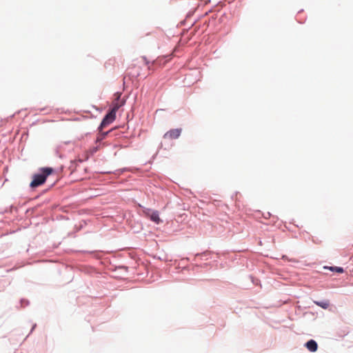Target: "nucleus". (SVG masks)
I'll return each instance as SVG.
<instances>
[{
  "label": "nucleus",
  "instance_id": "obj_1",
  "mask_svg": "<svg viewBox=\"0 0 353 353\" xmlns=\"http://www.w3.org/2000/svg\"><path fill=\"white\" fill-rule=\"evenodd\" d=\"M41 174H37L33 176L32 181L30 185L31 188H34L43 184L47 177L53 172V169L51 168H43L41 169Z\"/></svg>",
  "mask_w": 353,
  "mask_h": 353
},
{
  "label": "nucleus",
  "instance_id": "obj_2",
  "mask_svg": "<svg viewBox=\"0 0 353 353\" xmlns=\"http://www.w3.org/2000/svg\"><path fill=\"white\" fill-rule=\"evenodd\" d=\"M116 118V116L112 112H109L105 117L103 118L101 125L99 127L100 130H101L103 128L106 127L108 125L112 123Z\"/></svg>",
  "mask_w": 353,
  "mask_h": 353
},
{
  "label": "nucleus",
  "instance_id": "obj_3",
  "mask_svg": "<svg viewBox=\"0 0 353 353\" xmlns=\"http://www.w3.org/2000/svg\"><path fill=\"white\" fill-rule=\"evenodd\" d=\"M145 214L148 217H150L151 221H152L155 223L159 224L161 222V220L159 218V212L157 211L148 210Z\"/></svg>",
  "mask_w": 353,
  "mask_h": 353
},
{
  "label": "nucleus",
  "instance_id": "obj_4",
  "mask_svg": "<svg viewBox=\"0 0 353 353\" xmlns=\"http://www.w3.org/2000/svg\"><path fill=\"white\" fill-rule=\"evenodd\" d=\"M181 132V129H172L164 134V138H168L170 139H177L179 137Z\"/></svg>",
  "mask_w": 353,
  "mask_h": 353
},
{
  "label": "nucleus",
  "instance_id": "obj_5",
  "mask_svg": "<svg viewBox=\"0 0 353 353\" xmlns=\"http://www.w3.org/2000/svg\"><path fill=\"white\" fill-rule=\"evenodd\" d=\"M306 347L311 352H315L317 350L318 345L314 340H310L305 344Z\"/></svg>",
  "mask_w": 353,
  "mask_h": 353
},
{
  "label": "nucleus",
  "instance_id": "obj_6",
  "mask_svg": "<svg viewBox=\"0 0 353 353\" xmlns=\"http://www.w3.org/2000/svg\"><path fill=\"white\" fill-rule=\"evenodd\" d=\"M317 305L321 307L323 309H327L329 305H330V303L328 301H324V302H318V301H315L314 302Z\"/></svg>",
  "mask_w": 353,
  "mask_h": 353
},
{
  "label": "nucleus",
  "instance_id": "obj_7",
  "mask_svg": "<svg viewBox=\"0 0 353 353\" xmlns=\"http://www.w3.org/2000/svg\"><path fill=\"white\" fill-rule=\"evenodd\" d=\"M121 106V104H119L118 103H114V105L110 112L116 116V113Z\"/></svg>",
  "mask_w": 353,
  "mask_h": 353
},
{
  "label": "nucleus",
  "instance_id": "obj_8",
  "mask_svg": "<svg viewBox=\"0 0 353 353\" xmlns=\"http://www.w3.org/2000/svg\"><path fill=\"white\" fill-rule=\"evenodd\" d=\"M331 270L332 271H336V272H339V273H342L343 272V269L342 268H339V267H331L330 268Z\"/></svg>",
  "mask_w": 353,
  "mask_h": 353
},
{
  "label": "nucleus",
  "instance_id": "obj_9",
  "mask_svg": "<svg viewBox=\"0 0 353 353\" xmlns=\"http://www.w3.org/2000/svg\"><path fill=\"white\" fill-rule=\"evenodd\" d=\"M108 133V132L101 134V136H99L97 139V142L101 141L104 138L105 135H106Z\"/></svg>",
  "mask_w": 353,
  "mask_h": 353
},
{
  "label": "nucleus",
  "instance_id": "obj_10",
  "mask_svg": "<svg viewBox=\"0 0 353 353\" xmlns=\"http://www.w3.org/2000/svg\"><path fill=\"white\" fill-rule=\"evenodd\" d=\"M97 150H98L97 147L94 148L92 150L91 152H92V153H94V152H97Z\"/></svg>",
  "mask_w": 353,
  "mask_h": 353
}]
</instances>
